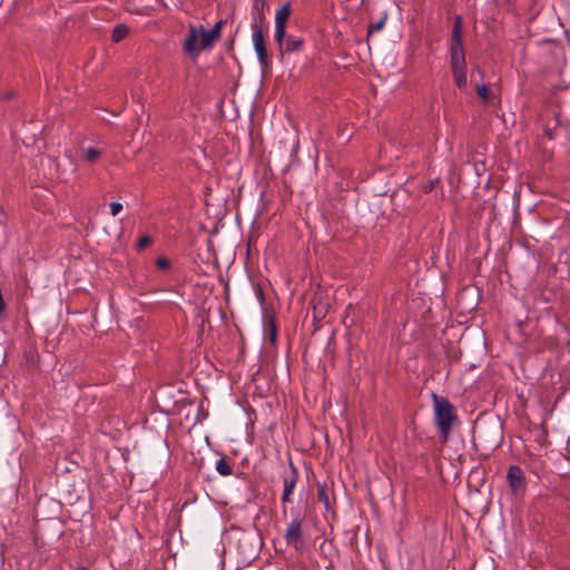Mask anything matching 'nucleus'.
I'll return each instance as SVG.
<instances>
[{
  "mask_svg": "<svg viewBox=\"0 0 570 570\" xmlns=\"http://www.w3.org/2000/svg\"><path fill=\"white\" fill-rule=\"evenodd\" d=\"M431 399L433 402L434 423L440 433V439L446 442L458 420L455 409L446 397L440 396L436 393H432Z\"/></svg>",
  "mask_w": 570,
  "mask_h": 570,
  "instance_id": "nucleus-1",
  "label": "nucleus"
},
{
  "mask_svg": "<svg viewBox=\"0 0 570 570\" xmlns=\"http://www.w3.org/2000/svg\"><path fill=\"white\" fill-rule=\"evenodd\" d=\"M284 539L288 546L294 547L296 550L303 547V517L299 512H297L287 524Z\"/></svg>",
  "mask_w": 570,
  "mask_h": 570,
  "instance_id": "nucleus-2",
  "label": "nucleus"
},
{
  "mask_svg": "<svg viewBox=\"0 0 570 570\" xmlns=\"http://www.w3.org/2000/svg\"><path fill=\"white\" fill-rule=\"evenodd\" d=\"M250 28L253 31V35H252L253 45H254L255 52L257 55L258 62L263 69L267 68L269 66V58H268L266 43H265V37L262 31V28L256 20H254L250 23Z\"/></svg>",
  "mask_w": 570,
  "mask_h": 570,
  "instance_id": "nucleus-3",
  "label": "nucleus"
},
{
  "mask_svg": "<svg viewBox=\"0 0 570 570\" xmlns=\"http://www.w3.org/2000/svg\"><path fill=\"white\" fill-rule=\"evenodd\" d=\"M292 13L291 10V3L286 2L284 3L276 12L275 14V42L277 43L278 48L282 49L284 37L286 35V23Z\"/></svg>",
  "mask_w": 570,
  "mask_h": 570,
  "instance_id": "nucleus-4",
  "label": "nucleus"
},
{
  "mask_svg": "<svg viewBox=\"0 0 570 570\" xmlns=\"http://www.w3.org/2000/svg\"><path fill=\"white\" fill-rule=\"evenodd\" d=\"M223 24L224 21L219 20L209 30H206L203 26H196V30L200 33L199 40L202 50L212 48L215 41L219 39Z\"/></svg>",
  "mask_w": 570,
  "mask_h": 570,
  "instance_id": "nucleus-5",
  "label": "nucleus"
},
{
  "mask_svg": "<svg viewBox=\"0 0 570 570\" xmlns=\"http://www.w3.org/2000/svg\"><path fill=\"white\" fill-rule=\"evenodd\" d=\"M507 480L511 492L514 495L522 494L525 490V475L519 465H511L508 470Z\"/></svg>",
  "mask_w": 570,
  "mask_h": 570,
  "instance_id": "nucleus-6",
  "label": "nucleus"
},
{
  "mask_svg": "<svg viewBox=\"0 0 570 570\" xmlns=\"http://www.w3.org/2000/svg\"><path fill=\"white\" fill-rule=\"evenodd\" d=\"M199 35V31L196 30V26L190 24L187 37L183 43L184 52L193 59H195L202 50Z\"/></svg>",
  "mask_w": 570,
  "mask_h": 570,
  "instance_id": "nucleus-7",
  "label": "nucleus"
},
{
  "mask_svg": "<svg viewBox=\"0 0 570 570\" xmlns=\"http://www.w3.org/2000/svg\"><path fill=\"white\" fill-rule=\"evenodd\" d=\"M289 466H291L289 472H285L282 474L283 484H284V491H283V495H282L283 503L292 502V494H293L295 485L298 481L297 469L293 465V463H291Z\"/></svg>",
  "mask_w": 570,
  "mask_h": 570,
  "instance_id": "nucleus-8",
  "label": "nucleus"
},
{
  "mask_svg": "<svg viewBox=\"0 0 570 570\" xmlns=\"http://www.w3.org/2000/svg\"><path fill=\"white\" fill-rule=\"evenodd\" d=\"M451 55L464 53L462 17L455 16L451 33Z\"/></svg>",
  "mask_w": 570,
  "mask_h": 570,
  "instance_id": "nucleus-9",
  "label": "nucleus"
},
{
  "mask_svg": "<svg viewBox=\"0 0 570 570\" xmlns=\"http://www.w3.org/2000/svg\"><path fill=\"white\" fill-rule=\"evenodd\" d=\"M303 45H304V41L301 38H294L292 36H288L286 38V36H285L284 41H283V47H282V49L279 48V51H281V53H283V51L296 52V51L302 50Z\"/></svg>",
  "mask_w": 570,
  "mask_h": 570,
  "instance_id": "nucleus-10",
  "label": "nucleus"
},
{
  "mask_svg": "<svg viewBox=\"0 0 570 570\" xmlns=\"http://www.w3.org/2000/svg\"><path fill=\"white\" fill-rule=\"evenodd\" d=\"M83 159L90 164L97 163L105 149L102 147L87 146L81 148Z\"/></svg>",
  "mask_w": 570,
  "mask_h": 570,
  "instance_id": "nucleus-11",
  "label": "nucleus"
},
{
  "mask_svg": "<svg viewBox=\"0 0 570 570\" xmlns=\"http://www.w3.org/2000/svg\"><path fill=\"white\" fill-rule=\"evenodd\" d=\"M455 85L462 89L466 85V68L452 69Z\"/></svg>",
  "mask_w": 570,
  "mask_h": 570,
  "instance_id": "nucleus-12",
  "label": "nucleus"
},
{
  "mask_svg": "<svg viewBox=\"0 0 570 570\" xmlns=\"http://www.w3.org/2000/svg\"><path fill=\"white\" fill-rule=\"evenodd\" d=\"M128 32H129V29L127 26L117 24L112 30V35H111L112 41L117 43V42L124 40L127 37Z\"/></svg>",
  "mask_w": 570,
  "mask_h": 570,
  "instance_id": "nucleus-13",
  "label": "nucleus"
},
{
  "mask_svg": "<svg viewBox=\"0 0 570 570\" xmlns=\"http://www.w3.org/2000/svg\"><path fill=\"white\" fill-rule=\"evenodd\" d=\"M216 471L223 476H228L233 473V468L226 459L223 458L216 462Z\"/></svg>",
  "mask_w": 570,
  "mask_h": 570,
  "instance_id": "nucleus-14",
  "label": "nucleus"
},
{
  "mask_svg": "<svg viewBox=\"0 0 570 570\" xmlns=\"http://www.w3.org/2000/svg\"><path fill=\"white\" fill-rule=\"evenodd\" d=\"M451 68L452 69L466 68L465 55L464 53L451 55Z\"/></svg>",
  "mask_w": 570,
  "mask_h": 570,
  "instance_id": "nucleus-15",
  "label": "nucleus"
},
{
  "mask_svg": "<svg viewBox=\"0 0 570 570\" xmlns=\"http://www.w3.org/2000/svg\"><path fill=\"white\" fill-rule=\"evenodd\" d=\"M386 19H387V16L384 14L383 17L380 18L379 21L370 23L368 28H367V36H371L374 32L381 31L386 23Z\"/></svg>",
  "mask_w": 570,
  "mask_h": 570,
  "instance_id": "nucleus-16",
  "label": "nucleus"
},
{
  "mask_svg": "<svg viewBox=\"0 0 570 570\" xmlns=\"http://www.w3.org/2000/svg\"><path fill=\"white\" fill-rule=\"evenodd\" d=\"M317 499L324 504V507L330 509V499L327 494V489L325 485H320L317 489Z\"/></svg>",
  "mask_w": 570,
  "mask_h": 570,
  "instance_id": "nucleus-17",
  "label": "nucleus"
},
{
  "mask_svg": "<svg viewBox=\"0 0 570 570\" xmlns=\"http://www.w3.org/2000/svg\"><path fill=\"white\" fill-rule=\"evenodd\" d=\"M476 92L483 100L489 99V89H488L487 85H484V83L476 85Z\"/></svg>",
  "mask_w": 570,
  "mask_h": 570,
  "instance_id": "nucleus-18",
  "label": "nucleus"
},
{
  "mask_svg": "<svg viewBox=\"0 0 570 570\" xmlns=\"http://www.w3.org/2000/svg\"><path fill=\"white\" fill-rule=\"evenodd\" d=\"M156 266L159 269H168L170 267V262L166 257H158L156 261Z\"/></svg>",
  "mask_w": 570,
  "mask_h": 570,
  "instance_id": "nucleus-19",
  "label": "nucleus"
},
{
  "mask_svg": "<svg viewBox=\"0 0 570 570\" xmlns=\"http://www.w3.org/2000/svg\"><path fill=\"white\" fill-rule=\"evenodd\" d=\"M110 214L112 216H117L121 209H122V204L118 203V202H112L110 203Z\"/></svg>",
  "mask_w": 570,
  "mask_h": 570,
  "instance_id": "nucleus-20",
  "label": "nucleus"
},
{
  "mask_svg": "<svg viewBox=\"0 0 570 570\" xmlns=\"http://www.w3.org/2000/svg\"><path fill=\"white\" fill-rule=\"evenodd\" d=\"M264 6H265V0H254L253 9L255 11H261V10H263Z\"/></svg>",
  "mask_w": 570,
  "mask_h": 570,
  "instance_id": "nucleus-21",
  "label": "nucleus"
},
{
  "mask_svg": "<svg viewBox=\"0 0 570 570\" xmlns=\"http://www.w3.org/2000/svg\"><path fill=\"white\" fill-rule=\"evenodd\" d=\"M149 243H150L149 237L144 236V237H141V238L139 239V242H138V247L141 249V248L146 247Z\"/></svg>",
  "mask_w": 570,
  "mask_h": 570,
  "instance_id": "nucleus-22",
  "label": "nucleus"
},
{
  "mask_svg": "<svg viewBox=\"0 0 570 570\" xmlns=\"http://www.w3.org/2000/svg\"><path fill=\"white\" fill-rule=\"evenodd\" d=\"M2 97L6 100L12 99V98L16 97V91L14 90H8V91L2 94Z\"/></svg>",
  "mask_w": 570,
  "mask_h": 570,
  "instance_id": "nucleus-23",
  "label": "nucleus"
},
{
  "mask_svg": "<svg viewBox=\"0 0 570 570\" xmlns=\"http://www.w3.org/2000/svg\"><path fill=\"white\" fill-rule=\"evenodd\" d=\"M271 338H272V341H274L276 338V330L274 326L272 328Z\"/></svg>",
  "mask_w": 570,
  "mask_h": 570,
  "instance_id": "nucleus-24",
  "label": "nucleus"
},
{
  "mask_svg": "<svg viewBox=\"0 0 570 570\" xmlns=\"http://www.w3.org/2000/svg\"><path fill=\"white\" fill-rule=\"evenodd\" d=\"M77 570H87L86 568H78Z\"/></svg>",
  "mask_w": 570,
  "mask_h": 570,
  "instance_id": "nucleus-25",
  "label": "nucleus"
}]
</instances>
